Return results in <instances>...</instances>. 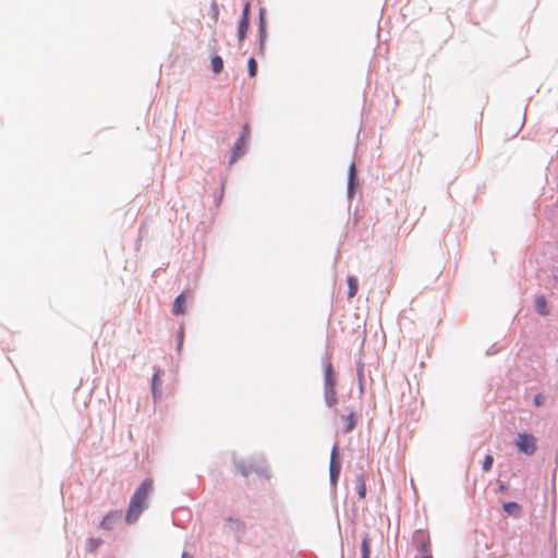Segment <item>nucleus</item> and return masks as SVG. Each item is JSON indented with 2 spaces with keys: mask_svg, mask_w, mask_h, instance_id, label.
<instances>
[{
  "mask_svg": "<svg viewBox=\"0 0 558 558\" xmlns=\"http://www.w3.org/2000/svg\"><path fill=\"white\" fill-rule=\"evenodd\" d=\"M504 510L508 513V514H514V515H519L520 512H521V507L520 505H518L517 502L514 501H508V502H505L504 504Z\"/></svg>",
  "mask_w": 558,
  "mask_h": 558,
  "instance_id": "13",
  "label": "nucleus"
},
{
  "mask_svg": "<svg viewBox=\"0 0 558 558\" xmlns=\"http://www.w3.org/2000/svg\"><path fill=\"white\" fill-rule=\"evenodd\" d=\"M186 300L187 298L184 293H181L180 295L177 296L172 308L174 315H181L185 312Z\"/></svg>",
  "mask_w": 558,
  "mask_h": 558,
  "instance_id": "8",
  "label": "nucleus"
},
{
  "mask_svg": "<svg viewBox=\"0 0 558 558\" xmlns=\"http://www.w3.org/2000/svg\"><path fill=\"white\" fill-rule=\"evenodd\" d=\"M493 462H494L493 456L487 454L483 461V465H482L483 471L488 472L492 469Z\"/></svg>",
  "mask_w": 558,
  "mask_h": 558,
  "instance_id": "22",
  "label": "nucleus"
},
{
  "mask_svg": "<svg viewBox=\"0 0 558 558\" xmlns=\"http://www.w3.org/2000/svg\"><path fill=\"white\" fill-rule=\"evenodd\" d=\"M324 379L325 384L324 386H336V378L333 374V367L331 362H326L324 367Z\"/></svg>",
  "mask_w": 558,
  "mask_h": 558,
  "instance_id": "7",
  "label": "nucleus"
},
{
  "mask_svg": "<svg viewBox=\"0 0 558 558\" xmlns=\"http://www.w3.org/2000/svg\"><path fill=\"white\" fill-rule=\"evenodd\" d=\"M247 137H248V129H247V126H245L242 135L238 138V141L232 149V155H231V159H230L231 162H234L243 154V148L247 143Z\"/></svg>",
  "mask_w": 558,
  "mask_h": 558,
  "instance_id": "4",
  "label": "nucleus"
},
{
  "mask_svg": "<svg viewBox=\"0 0 558 558\" xmlns=\"http://www.w3.org/2000/svg\"><path fill=\"white\" fill-rule=\"evenodd\" d=\"M182 344H183V330H181V332H180L179 349L182 347Z\"/></svg>",
  "mask_w": 558,
  "mask_h": 558,
  "instance_id": "25",
  "label": "nucleus"
},
{
  "mask_svg": "<svg viewBox=\"0 0 558 558\" xmlns=\"http://www.w3.org/2000/svg\"><path fill=\"white\" fill-rule=\"evenodd\" d=\"M182 558H185V554H183V557Z\"/></svg>",
  "mask_w": 558,
  "mask_h": 558,
  "instance_id": "27",
  "label": "nucleus"
},
{
  "mask_svg": "<svg viewBox=\"0 0 558 558\" xmlns=\"http://www.w3.org/2000/svg\"><path fill=\"white\" fill-rule=\"evenodd\" d=\"M356 492L361 499H364L366 496V484L363 475L356 476Z\"/></svg>",
  "mask_w": 558,
  "mask_h": 558,
  "instance_id": "12",
  "label": "nucleus"
},
{
  "mask_svg": "<svg viewBox=\"0 0 558 558\" xmlns=\"http://www.w3.org/2000/svg\"><path fill=\"white\" fill-rule=\"evenodd\" d=\"M248 24H250V22H247V21H240L239 29H238V36H239L240 41L244 40L247 29H248Z\"/></svg>",
  "mask_w": 558,
  "mask_h": 558,
  "instance_id": "18",
  "label": "nucleus"
},
{
  "mask_svg": "<svg viewBox=\"0 0 558 558\" xmlns=\"http://www.w3.org/2000/svg\"><path fill=\"white\" fill-rule=\"evenodd\" d=\"M241 21L250 22V2H246L243 8V14Z\"/></svg>",
  "mask_w": 558,
  "mask_h": 558,
  "instance_id": "23",
  "label": "nucleus"
},
{
  "mask_svg": "<svg viewBox=\"0 0 558 558\" xmlns=\"http://www.w3.org/2000/svg\"><path fill=\"white\" fill-rule=\"evenodd\" d=\"M336 386H325V402L328 407H333L337 403Z\"/></svg>",
  "mask_w": 558,
  "mask_h": 558,
  "instance_id": "9",
  "label": "nucleus"
},
{
  "mask_svg": "<svg viewBox=\"0 0 558 558\" xmlns=\"http://www.w3.org/2000/svg\"><path fill=\"white\" fill-rule=\"evenodd\" d=\"M362 558H369L371 556V539L367 534L362 539Z\"/></svg>",
  "mask_w": 558,
  "mask_h": 558,
  "instance_id": "16",
  "label": "nucleus"
},
{
  "mask_svg": "<svg viewBox=\"0 0 558 558\" xmlns=\"http://www.w3.org/2000/svg\"><path fill=\"white\" fill-rule=\"evenodd\" d=\"M161 385V381H160V371L158 369L154 376H153V383H151V386H153V393L156 396L157 393V389L158 387Z\"/></svg>",
  "mask_w": 558,
  "mask_h": 558,
  "instance_id": "19",
  "label": "nucleus"
},
{
  "mask_svg": "<svg viewBox=\"0 0 558 558\" xmlns=\"http://www.w3.org/2000/svg\"><path fill=\"white\" fill-rule=\"evenodd\" d=\"M348 287H349V291H348V298L349 299H352L356 295L357 293V290H359V281L355 277L353 276H350L348 278Z\"/></svg>",
  "mask_w": 558,
  "mask_h": 558,
  "instance_id": "11",
  "label": "nucleus"
},
{
  "mask_svg": "<svg viewBox=\"0 0 558 558\" xmlns=\"http://www.w3.org/2000/svg\"><path fill=\"white\" fill-rule=\"evenodd\" d=\"M413 544L421 554L432 553L430 535L426 530H416L413 533Z\"/></svg>",
  "mask_w": 558,
  "mask_h": 558,
  "instance_id": "2",
  "label": "nucleus"
},
{
  "mask_svg": "<svg viewBox=\"0 0 558 558\" xmlns=\"http://www.w3.org/2000/svg\"><path fill=\"white\" fill-rule=\"evenodd\" d=\"M345 421L344 433H350L355 427L357 420L354 413H351L343 417Z\"/></svg>",
  "mask_w": 558,
  "mask_h": 558,
  "instance_id": "15",
  "label": "nucleus"
},
{
  "mask_svg": "<svg viewBox=\"0 0 558 558\" xmlns=\"http://www.w3.org/2000/svg\"><path fill=\"white\" fill-rule=\"evenodd\" d=\"M535 307H536V311L543 316H546L549 314L547 302L544 296L536 298Z\"/></svg>",
  "mask_w": 558,
  "mask_h": 558,
  "instance_id": "10",
  "label": "nucleus"
},
{
  "mask_svg": "<svg viewBox=\"0 0 558 558\" xmlns=\"http://www.w3.org/2000/svg\"><path fill=\"white\" fill-rule=\"evenodd\" d=\"M545 403V397L542 393H538L534 397V404L536 407H542Z\"/></svg>",
  "mask_w": 558,
  "mask_h": 558,
  "instance_id": "24",
  "label": "nucleus"
},
{
  "mask_svg": "<svg viewBox=\"0 0 558 558\" xmlns=\"http://www.w3.org/2000/svg\"><path fill=\"white\" fill-rule=\"evenodd\" d=\"M355 174H356L355 165L351 163L350 169H349V190L353 189Z\"/></svg>",
  "mask_w": 558,
  "mask_h": 558,
  "instance_id": "21",
  "label": "nucleus"
},
{
  "mask_svg": "<svg viewBox=\"0 0 558 558\" xmlns=\"http://www.w3.org/2000/svg\"><path fill=\"white\" fill-rule=\"evenodd\" d=\"M214 9H215V16L217 17V15H218V10H217V5H216V4H214Z\"/></svg>",
  "mask_w": 558,
  "mask_h": 558,
  "instance_id": "26",
  "label": "nucleus"
},
{
  "mask_svg": "<svg viewBox=\"0 0 558 558\" xmlns=\"http://www.w3.org/2000/svg\"><path fill=\"white\" fill-rule=\"evenodd\" d=\"M120 512L118 511H111L107 515L104 517V519L100 522V527L102 530H112L116 522L120 519Z\"/></svg>",
  "mask_w": 558,
  "mask_h": 558,
  "instance_id": "6",
  "label": "nucleus"
},
{
  "mask_svg": "<svg viewBox=\"0 0 558 558\" xmlns=\"http://www.w3.org/2000/svg\"><path fill=\"white\" fill-rule=\"evenodd\" d=\"M211 69H213V72L215 74H218L222 71L223 69V61L222 59L219 57V56H214L211 57Z\"/></svg>",
  "mask_w": 558,
  "mask_h": 558,
  "instance_id": "17",
  "label": "nucleus"
},
{
  "mask_svg": "<svg viewBox=\"0 0 558 558\" xmlns=\"http://www.w3.org/2000/svg\"><path fill=\"white\" fill-rule=\"evenodd\" d=\"M338 454H339V447L336 444L331 450V459H330V466H329L330 478H331V482H333V483L337 481L339 473H340V469H341V464L337 460Z\"/></svg>",
  "mask_w": 558,
  "mask_h": 558,
  "instance_id": "5",
  "label": "nucleus"
},
{
  "mask_svg": "<svg viewBox=\"0 0 558 558\" xmlns=\"http://www.w3.org/2000/svg\"><path fill=\"white\" fill-rule=\"evenodd\" d=\"M248 74L251 77H254L257 73V62L254 58H251L247 62Z\"/></svg>",
  "mask_w": 558,
  "mask_h": 558,
  "instance_id": "20",
  "label": "nucleus"
},
{
  "mask_svg": "<svg viewBox=\"0 0 558 558\" xmlns=\"http://www.w3.org/2000/svg\"><path fill=\"white\" fill-rule=\"evenodd\" d=\"M151 489L153 481L150 478H146L141 484V486L135 490L134 495L130 500L125 515V520L128 523H133L138 519L140 514L146 507V500Z\"/></svg>",
  "mask_w": 558,
  "mask_h": 558,
  "instance_id": "1",
  "label": "nucleus"
},
{
  "mask_svg": "<svg viewBox=\"0 0 558 558\" xmlns=\"http://www.w3.org/2000/svg\"><path fill=\"white\" fill-rule=\"evenodd\" d=\"M101 544H102V539L101 538L89 537L86 541V551L87 553H94V551H96L100 547Z\"/></svg>",
  "mask_w": 558,
  "mask_h": 558,
  "instance_id": "14",
  "label": "nucleus"
},
{
  "mask_svg": "<svg viewBox=\"0 0 558 558\" xmlns=\"http://www.w3.org/2000/svg\"><path fill=\"white\" fill-rule=\"evenodd\" d=\"M515 446L519 451L526 456H532L536 451V438L531 434H519L515 440Z\"/></svg>",
  "mask_w": 558,
  "mask_h": 558,
  "instance_id": "3",
  "label": "nucleus"
}]
</instances>
